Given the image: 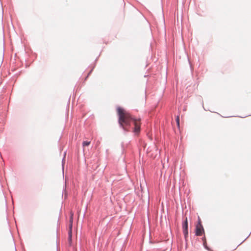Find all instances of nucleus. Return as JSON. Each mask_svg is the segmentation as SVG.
<instances>
[{
    "mask_svg": "<svg viewBox=\"0 0 251 251\" xmlns=\"http://www.w3.org/2000/svg\"><path fill=\"white\" fill-rule=\"evenodd\" d=\"M117 111L119 116V123L120 125L126 129V126H130V123L133 122L134 125V132L139 133L140 130V120L135 119L125 109L118 107Z\"/></svg>",
    "mask_w": 251,
    "mask_h": 251,
    "instance_id": "1",
    "label": "nucleus"
},
{
    "mask_svg": "<svg viewBox=\"0 0 251 251\" xmlns=\"http://www.w3.org/2000/svg\"><path fill=\"white\" fill-rule=\"evenodd\" d=\"M204 231L203 228L201 224V220L199 219V223L196 226V235L197 236H201Z\"/></svg>",
    "mask_w": 251,
    "mask_h": 251,
    "instance_id": "2",
    "label": "nucleus"
},
{
    "mask_svg": "<svg viewBox=\"0 0 251 251\" xmlns=\"http://www.w3.org/2000/svg\"><path fill=\"white\" fill-rule=\"evenodd\" d=\"M188 220H187V218H186V219L182 225L183 232V233H184L185 237H186V236L188 235Z\"/></svg>",
    "mask_w": 251,
    "mask_h": 251,
    "instance_id": "3",
    "label": "nucleus"
},
{
    "mask_svg": "<svg viewBox=\"0 0 251 251\" xmlns=\"http://www.w3.org/2000/svg\"><path fill=\"white\" fill-rule=\"evenodd\" d=\"M73 216L74 214L72 212L70 213V225L69 229H72L73 222Z\"/></svg>",
    "mask_w": 251,
    "mask_h": 251,
    "instance_id": "4",
    "label": "nucleus"
},
{
    "mask_svg": "<svg viewBox=\"0 0 251 251\" xmlns=\"http://www.w3.org/2000/svg\"><path fill=\"white\" fill-rule=\"evenodd\" d=\"M72 229H69V240L70 242L72 241Z\"/></svg>",
    "mask_w": 251,
    "mask_h": 251,
    "instance_id": "5",
    "label": "nucleus"
},
{
    "mask_svg": "<svg viewBox=\"0 0 251 251\" xmlns=\"http://www.w3.org/2000/svg\"><path fill=\"white\" fill-rule=\"evenodd\" d=\"M91 142L90 141H84L82 143V146L83 147L85 146H88L90 144Z\"/></svg>",
    "mask_w": 251,
    "mask_h": 251,
    "instance_id": "6",
    "label": "nucleus"
},
{
    "mask_svg": "<svg viewBox=\"0 0 251 251\" xmlns=\"http://www.w3.org/2000/svg\"><path fill=\"white\" fill-rule=\"evenodd\" d=\"M176 122L177 123V126L178 127H179V116H177L176 118Z\"/></svg>",
    "mask_w": 251,
    "mask_h": 251,
    "instance_id": "7",
    "label": "nucleus"
}]
</instances>
